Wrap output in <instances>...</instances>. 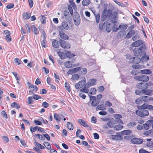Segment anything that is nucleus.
<instances>
[{
  "instance_id": "nucleus-1",
  "label": "nucleus",
  "mask_w": 153,
  "mask_h": 153,
  "mask_svg": "<svg viewBox=\"0 0 153 153\" xmlns=\"http://www.w3.org/2000/svg\"><path fill=\"white\" fill-rule=\"evenodd\" d=\"M146 50V46L145 45H142L139 48H135L133 50V52L135 56H138V55Z\"/></svg>"
},
{
  "instance_id": "nucleus-2",
  "label": "nucleus",
  "mask_w": 153,
  "mask_h": 153,
  "mask_svg": "<svg viewBox=\"0 0 153 153\" xmlns=\"http://www.w3.org/2000/svg\"><path fill=\"white\" fill-rule=\"evenodd\" d=\"M110 25V24L108 23V22L105 21L103 25L100 24V28L101 30L105 29L107 32H109L111 30Z\"/></svg>"
},
{
  "instance_id": "nucleus-3",
  "label": "nucleus",
  "mask_w": 153,
  "mask_h": 153,
  "mask_svg": "<svg viewBox=\"0 0 153 153\" xmlns=\"http://www.w3.org/2000/svg\"><path fill=\"white\" fill-rule=\"evenodd\" d=\"M74 22L75 25L78 26L80 23V18L79 13L77 12L74 13V16L73 18Z\"/></svg>"
},
{
  "instance_id": "nucleus-4",
  "label": "nucleus",
  "mask_w": 153,
  "mask_h": 153,
  "mask_svg": "<svg viewBox=\"0 0 153 153\" xmlns=\"http://www.w3.org/2000/svg\"><path fill=\"white\" fill-rule=\"evenodd\" d=\"M137 59V61H136V62L139 63L141 61H142L143 62L144 61H147L149 60V57L148 55H145L141 57V59H140V58H138L136 57H133V58H131V59Z\"/></svg>"
},
{
  "instance_id": "nucleus-5",
  "label": "nucleus",
  "mask_w": 153,
  "mask_h": 153,
  "mask_svg": "<svg viewBox=\"0 0 153 153\" xmlns=\"http://www.w3.org/2000/svg\"><path fill=\"white\" fill-rule=\"evenodd\" d=\"M85 78H84V79L79 81L78 83L76 84L75 87L77 89H79L82 88L86 84Z\"/></svg>"
},
{
  "instance_id": "nucleus-6",
  "label": "nucleus",
  "mask_w": 153,
  "mask_h": 153,
  "mask_svg": "<svg viewBox=\"0 0 153 153\" xmlns=\"http://www.w3.org/2000/svg\"><path fill=\"white\" fill-rule=\"evenodd\" d=\"M90 97V101H91V104L93 106H96L99 104V102L95 97L91 96Z\"/></svg>"
},
{
  "instance_id": "nucleus-7",
  "label": "nucleus",
  "mask_w": 153,
  "mask_h": 153,
  "mask_svg": "<svg viewBox=\"0 0 153 153\" xmlns=\"http://www.w3.org/2000/svg\"><path fill=\"white\" fill-rule=\"evenodd\" d=\"M61 46L64 49H69L70 48V45L69 44L63 40L60 39L59 40Z\"/></svg>"
},
{
  "instance_id": "nucleus-8",
  "label": "nucleus",
  "mask_w": 153,
  "mask_h": 153,
  "mask_svg": "<svg viewBox=\"0 0 153 153\" xmlns=\"http://www.w3.org/2000/svg\"><path fill=\"white\" fill-rule=\"evenodd\" d=\"M97 82V80L95 79H89L88 82L86 84V87L89 88L90 87L95 85Z\"/></svg>"
},
{
  "instance_id": "nucleus-9",
  "label": "nucleus",
  "mask_w": 153,
  "mask_h": 153,
  "mask_svg": "<svg viewBox=\"0 0 153 153\" xmlns=\"http://www.w3.org/2000/svg\"><path fill=\"white\" fill-rule=\"evenodd\" d=\"M142 139L139 138H133L131 140L132 143L136 144H139L142 143L143 142Z\"/></svg>"
},
{
  "instance_id": "nucleus-10",
  "label": "nucleus",
  "mask_w": 153,
  "mask_h": 153,
  "mask_svg": "<svg viewBox=\"0 0 153 153\" xmlns=\"http://www.w3.org/2000/svg\"><path fill=\"white\" fill-rule=\"evenodd\" d=\"M137 86L139 89H143L145 87L147 88L148 87V84L146 83H139L137 84Z\"/></svg>"
},
{
  "instance_id": "nucleus-11",
  "label": "nucleus",
  "mask_w": 153,
  "mask_h": 153,
  "mask_svg": "<svg viewBox=\"0 0 153 153\" xmlns=\"http://www.w3.org/2000/svg\"><path fill=\"white\" fill-rule=\"evenodd\" d=\"M110 138L114 140H122V137L119 135H112L110 136Z\"/></svg>"
},
{
  "instance_id": "nucleus-12",
  "label": "nucleus",
  "mask_w": 153,
  "mask_h": 153,
  "mask_svg": "<svg viewBox=\"0 0 153 153\" xmlns=\"http://www.w3.org/2000/svg\"><path fill=\"white\" fill-rule=\"evenodd\" d=\"M143 44L142 41L141 40H138L133 42L131 44V45L133 47H137Z\"/></svg>"
},
{
  "instance_id": "nucleus-13",
  "label": "nucleus",
  "mask_w": 153,
  "mask_h": 153,
  "mask_svg": "<svg viewBox=\"0 0 153 153\" xmlns=\"http://www.w3.org/2000/svg\"><path fill=\"white\" fill-rule=\"evenodd\" d=\"M146 88L145 87L141 90V92L143 94H144L146 95H149L152 93V91L149 89H146Z\"/></svg>"
},
{
  "instance_id": "nucleus-14",
  "label": "nucleus",
  "mask_w": 153,
  "mask_h": 153,
  "mask_svg": "<svg viewBox=\"0 0 153 153\" xmlns=\"http://www.w3.org/2000/svg\"><path fill=\"white\" fill-rule=\"evenodd\" d=\"M59 35L60 38L65 39H68V36L64 32L62 31H60Z\"/></svg>"
},
{
  "instance_id": "nucleus-15",
  "label": "nucleus",
  "mask_w": 153,
  "mask_h": 153,
  "mask_svg": "<svg viewBox=\"0 0 153 153\" xmlns=\"http://www.w3.org/2000/svg\"><path fill=\"white\" fill-rule=\"evenodd\" d=\"M78 122L82 126L85 127H88V126L85 122L82 119H79L78 120Z\"/></svg>"
},
{
  "instance_id": "nucleus-16",
  "label": "nucleus",
  "mask_w": 153,
  "mask_h": 153,
  "mask_svg": "<svg viewBox=\"0 0 153 153\" xmlns=\"http://www.w3.org/2000/svg\"><path fill=\"white\" fill-rule=\"evenodd\" d=\"M106 109V108L103 105H98L96 108V110L98 111L100 110H105Z\"/></svg>"
},
{
  "instance_id": "nucleus-17",
  "label": "nucleus",
  "mask_w": 153,
  "mask_h": 153,
  "mask_svg": "<svg viewBox=\"0 0 153 153\" xmlns=\"http://www.w3.org/2000/svg\"><path fill=\"white\" fill-rule=\"evenodd\" d=\"M52 45L53 47L56 48H58L59 47V42L58 41L56 40L53 41L52 42Z\"/></svg>"
},
{
  "instance_id": "nucleus-18",
  "label": "nucleus",
  "mask_w": 153,
  "mask_h": 153,
  "mask_svg": "<svg viewBox=\"0 0 153 153\" xmlns=\"http://www.w3.org/2000/svg\"><path fill=\"white\" fill-rule=\"evenodd\" d=\"M65 87L66 90L68 92H70L71 91V86L69 83L66 82L65 84Z\"/></svg>"
},
{
  "instance_id": "nucleus-19",
  "label": "nucleus",
  "mask_w": 153,
  "mask_h": 153,
  "mask_svg": "<svg viewBox=\"0 0 153 153\" xmlns=\"http://www.w3.org/2000/svg\"><path fill=\"white\" fill-rule=\"evenodd\" d=\"M79 77V75L77 74H74L72 76L71 79L73 81H76L78 80Z\"/></svg>"
},
{
  "instance_id": "nucleus-20",
  "label": "nucleus",
  "mask_w": 153,
  "mask_h": 153,
  "mask_svg": "<svg viewBox=\"0 0 153 153\" xmlns=\"http://www.w3.org/2000/svg\"><path fill=\"white\" fill-rule=\"evenodd\" d=\"M140 73L142 74H149L151 73L152 72L149 69H145L141 70Z\"/></svg>"
},
{
  "instance_id": "nucleus-21",
  "label": "nucleus",
  "mask_w": 153,
  "mask_h": 153,
  "mask_svg": "<svg viewBox=\"0 0 153 153\" xmlns=\"http://www.w3.org/2000/svg\"><path fill=\"white\" fill-rule=\"evenodd\" d=\"M62 26L64 29L66 30H68L69 28V27L67 23L65 21H64L62 22Z\"/></svg>"
},
{
  "instance_id": "nucleus-22",
  "label": "nucleus",
  "mask_w": 153,
  "mask_h": 153,
  "mask_svg": "<svg viewBox=\"0 0 153 153\" xmlns=\"http://www.w3.org/2000/svg\"><path fill=\"white\" fill-rule=\"evenodd\" d=\"M123 128V126L121 125H117L114 126V130L116 131H119Z\"/></svg>"
},
{
  "instance_id": "nucleus-23",
  "label": "nucleus",
  "mask_w": 153,
  "mask_h": 153,
  "mask_svg": "<svg viewBox=\"0 0 153 153\" xmlns=\"http://www.w3.org/2000/svg\"><path fill=\"white\" fill-rule=\"evenodd\" d=\"M65 67L68 68H70L72 67V62L70 61H67L65 63Z\"/></svg>"
},
{
  "instance_id": "nucleus-24",
  "label": "nucleus",
  "mask_w": 153,
  "mask_h": 153,
  "mask_svg": "<svg viewBox=\"0 0 153 153\" xmlns=\"http://www.w3.org/2000/svg\"><path fill=\"white\" fill-rule=\"evenodd\" d=\"M149 80V77L146 75H141L142 81L146 82Z\"/></svg>"
},
{
  "instance_id": "nucleus-25",
  "label": "nucleus",
  "mask_w": 153,
  "mask_h": 153,
  "mask_svg": "<svg viewBox=\"0 0 153 153\" xmlns=\"http://www.w3.org/2000/svg\"><path fill=\"white\" fill-rule=\"evenodd\" d=\"M65 55L66 57L68 58H71L75 56V55L73 53H71L69 51H67L65 53Z\"/></svg>"
},
{
  "instance_id": "nucleus-26",
  "label": "nucleus",
  "mask_w": 153,
  "mask_h": 153,
  "mask_svg": "<svg viewBox=\"0 0 153 153\" xmlns=\"http://www.w3.org/2000/svg\"><path fill=\"white\" fill-rule=\"evenodd\" d=\"M131 133V131L129 130H126L121 132L122 135H128Z\"/></svg>"
},
{
  "instance_id": "nucleus-27",
  "label": "nucleus",
  "mask_w": 153,
  "mask_h": 153,
  "mask_svg": "<svg viewBox=\"0 0 153 153\" xmlns=\"http://www.w3.org/2000/svg\"><path fill=\"white\" fill-rule=\"evenodd\" d=\"M87 72V69L85 68H80V70L79 72L80 74L83 75L86 74Z\"/></svg>"
},
{
  "instance_id": "nucleus-28",
  "label": "nucleus",
  "mask_w": 153,
  "mask_h": 153,
  "mask_svg": "<svg viewBox=\"0 0 153 153\" xmlns=\"http://www.w3.org/2000/svg\"><path fill=\"white\" fill-rule=\"evenodd\" d=\"M11 106L13 108L16 107L17 109H19L20 107V105L16 102H13L12 103Z\"/></svg>"
},
{
  "instance_id": "nucleus-29",
  "label": "nucleus",
  "mask_w": 153,
  "mask_h": 153,
  "mask_svg": "<svg viewBox=\"0 0 153 153\" xmlns=\"http://www.w3.org/2000/svg\"><path fill=\"white\" fill-rule=\"evenodd\" d=\"M141 97L142 100L145 102H147L149 100V97L146 96H143Z\"/></svg>"
},
{
  "instance_id": "nucleus-30",
  "label": "nucleus",
  "mask_w": 153,
  "mask_h": 153,
  "mask_svg": "<svg viewBox=\"0 0 153 153\" xmlns=\"http://www.w3.org/2000/svg\"><path fill=\"white\" fill-rule=\"evenodd\" d=\"M67 128L69 130H72L73 129L74 127L73 125L71 123L68 122L67 123Z\"/></svg>"
},
{
  "instance_id": "nucleus-31",
  "label": "nucleus",
  "mask_w": 153,
  "mask_h": 153,
  "mask_svg": "<svg viewBox=\"0 0 153 153\" xmlns=\"http://www.w3.org/2000/svg\"><path fill=\"white\" fill-rule=\"evenodd\" d=\"M88 88L86 87V84L85 85L84 87L83 88L80 89V91L81 92H83L86 93H87L89 92V90L87 89Z\"/></svg>"
},
{
  "instance_id": "nucleus-32",
  "label": "nucleus",
  "mask_w": 153,
  "mask_h": 153,
  "mask_svg": "<svg viewBox=\"0 0 153 153\" xmlns=\"http://www.w3.org/2000/svg\"><path fill=\"white\" fill-rule=\"evenodd\" d=\"M136 123L135 122L132 121L128 124L127 126L128 128H131L134 127Z\"/></svg>"
},
{
  "instance_id": "nucleus-33",
  "label": "nucleus",
  "mask_w": 153,
  "mask_h": 153,
  "mask_svg": "<svg viewBox=\"0 0 153 153\" xmlns=\"http://www.w3.org/2000/svg\"><path fill=\"white\" fill-rule=\"evenodd\" d=\"M127 27L128 26L126 24L120 25L119 26V28L121 30H126Z\"/></svg>"
},
{
  "instance_id": "nucleus-34",
  "label": "nucleus",
  "mask_w": 153,
  "mask_h": 153,
  "mask_svg": "<svg viewBox=\"0 0 153 153\" xmlns=\"http://www.w3.org/2000/svg\"><path fill=\"white\" fill-rule=\"evenodd\" d=\"M30 16V15L27 12L23 14V18L25 19H29Z\"/></svg>"
},
{
  "instance_id": "nucleus-35",
  "label": "nucleus",
  "mask_w": 153,
  "mask_h": 153,
  "mask_svg": "<svg viewBox=\"0 0 153 153\" xmlns=\"http://www.w3.org/2000/svg\"><path fill=\"white\" fill-rule=\"evenodd\" d=\"M147 104L146 103H144L141 106H137V108L138 109H146L147 107Z\"/></svg>"
},
{
  "instance_id": "nucleus-36",
  "label": "nucleus",
  "mask_w": 153,
  "mask_h": 153,
  "mask_svg": "<svg viewBox=\"0 0 153 153\" xmlns=\"http://www.w3.org/2000/svg\"><path fill=\"white\" fill-rule=\"evenodd\" d=\"M43 145L45 147L48 149H50L51 148V146L50 143L48 142H44Z\"/></svg>"
},
{
  "instance_id": "nucleus-37",
  "label": "nucleus",
  "mask_w": 153,
  "mask_h": 153,
  "mask_svg": "<svg viewBox=\"0 0 153 153\" xmlns=\"http://www.w3.org/2000/svg\"><path fill=\"white\" fill-rule=\"evenodd\" d=\"M97 92V90L95 88H91L90 92L89 94L91 95L95 94Z\"/></svg>"
},
{
  "instance_id": "nucleus-38",
  "label": "nucleus",
  "mask_w": 153,
  "mask_h": 153,
  "mask_svg": "<svg viewBox=\"0 0 153 153\" xmlns=\"http://www.w3.org/2000/svg\"><path fill=\"white\" fill-rule=\"evenodd\" d=\"M90 2V0H83L82 4V5L84 6L88 5Z\"/></svg>"
},
{
  "instance_id": "nucleus-39",
  "label": "nucleus",
  "mask_w": 153,
  "mask_h": 153,
  "mask_svg": "<svg viewBox=\"0 0 153 153\" xmlns=\"http://www.w3.org/2000/svg\"><path fill=\"white\" fill-rule=\"evenodd\" d=\"M32 29L35 35H37L38 34V31L37 29L34 25H33L32 26Z\"/></svg>"
},
{
  "instance_id": "nucleus-40",
  "label": "nucleus",
  "mask_w": 153,
  "mask_h": 153,
  "mask_svg": "<svg viewBox=\"0 0 153 153\" xmlns=\"http://www.w3.org/2000/svg\"><path fill=\"white\" fill-rule=\"evenodd\" d=\"M57 53L61 59H63L65 58V55L64 53L60 51L58 52Z\"/></svg>"
},
{
  "instance_id": "nucleus-41",
  "label": "nucleus",
  "mask_w": 153,
  "mask_h": 153,
  "mask_svg": "<svg viewBox=\"0 0 153 153\" xmlns=\"http://www.w3.org/2000/svg\"><path fill=\"white\" fill-rule=\"evenodd\" d=\"M54 117L56 121L59 122L60 121V117L58 114L54 113Z\"/></svg>"
},
{
  "instance_id": "nucleus-42",
  "label": "nucleus",
  "mask_w": 153,
  "mask_h": 153,
  "mask_svg": "<svg viewBox=\"0 0 153 153\" xmlns=\"http://www.w3.org/2000/svg\"><path fill=\"white\" fill-rule=\"evenodd\" d=\"M142 115H143V117L144 116H148L149 115V111L146 110H144L142 111Z\"/></svg>"
},
{
  "instance_id": "nucleus-43",
  "label": "nucleus",
  "mask_w": 153,
  "mask_h": 153,
  "mask_svg": "<svg viewBox=\"0 0 153 153\" xmlns=\"http://www.w3.org/2000/svg\"><path fill=\"white\" fill-rule=\"evenodd\" d=\"M95 16L96 19V22L97 23H98L100 20V14L99 13H98L97 15L95 14Z\"/></svg>"
},
{
  "instance_id": "nucleus-44",
  "label": "nucleus",
  "mask_w": 153,
  "mask_h": 153,
  "mask_svg": "<svg viewBox=\"0 0 153 153\" xmlns=\"http://www.w3.org/2000/svg\"><path fill=\"white\" fill-rule=\"evenodd\" d=\"M35 143L36 146L39 147L41 149H45L44 146L39 143L37 142H35Z\"/></svg>"
},
{
  "instance_id": "nucleus-45",
  "label": "nucleus",
  "mask_w": 153,
  "mask_h": 153,
  "mask_svg": "<svg viewBox=\"0 0 153 153\" xmlns=\"http://www.w3.org/2000/svg\"><path fill=\"white\" fill-rule=\"evenodd\" d=\"M36 136L38 137V138L40 140H45V137L44 136L43 137V136L40 135L39 134H36L35 135Z\"/></svg>"
},
{
  "instance_id": "nucleus-46",
  "label": "nucleus",
  "mask_w": 153,
  "mask_h": 153,
  "mask_svg": "<svg viewBox=\"0 0 153 153\" xmlns=\"http://www.w3.org/2000/svg\"><path fill=\"white\" fill-rule=\"evenodd\" d=\"M107 15L105 13H103L101 17V20L102 21H104L107 18Z\"/></svg>"
},
{
  "instance_id": "nucleus-47",
  "label": "nucleus",
  "mask_w": 153,
  "mask_h": 153,
  "mask_svg": "<svg viewBox=\"0 0 153 153\" xmlns=\"http://www.w3.org/2000/svg\"><path fill=\"white\" fill-rule=\"evenodd\" d=\"M14 61L15 63L17 65H19L21 64V61L18 58H15Z\"/></svg>"
},
{
  "instance_id": "nucleus-48",
  "label": "nucleus",
  "mask_w": 153,
  "mask_h": 153,
  "mask_svg": "<svg viewBox=\"0 0 153 153\" xmlns=\"http://www.w3.org/2000/svg\"><path fill=\"white\" fill-rule=\"evenodd\" d=\"M33 97H28L27 98V100L28 103L29 104H31L33 102Z\"/></svg>"
},
{
  "instance_id": "nucleus-49",
  "label": "nucleus",
  "mask_w": 153,
  "mask_h": 153,
  "mask_svg": "<svg viewBox=\"0 0 153 153\" xmlns=\"http://www.w3.org/2000/svg\"><path fill=\"white\" fill-rule=\"evenodd\" d=\"M68 8L71 15H72L73 14V11L72 7L70 5H68Z\"/></svg>"
},
{
  "instance_id": "nucleus-50",
  "label": "nucleus",
  "mask_w": 153,
  "mask_h": 153,
  "mask_svg": "<svg viewBox=\"0 0 153 153\" xmlns=\"http://www.w3.org/2000/svg\"><path fill=\"white\" fill-rule=\"evenodd\" d=\"M104 90V88L103 86H100L98 87L97 91L99 92H102Z\"/></svg>"
},
{
  "instance_id": "nucleus-51",
  "label": "nucleus",
  "mask_w": 153,
  "mask_h": 153,
  "mask_svg": "<svg viewBox=\"0 0 153 153\" xmlns=\"http://www.w3.org/2000/svg\"><path fill=\"white\" fill-rule=\"evenodd\" d=\"M33 98L36 100H38L39 99H41L42 97L40 96L36 95L34 94L32 96Z\"/></svg>"
},
{
  "instance_id": "nucleus-52",
  "label": "nucleus",
  "mask_w": 153,
  "mask_h": 153,
  "mask_svg": "<svg viewBox=\"0 0 153 153\" xmlns=\"http://www.w3.org/2000/svg\"><path fill=\"white\" fill-rule=\"evenodd\" d=\"M2 137L3 140L5 143H7L8 142L9 139L6 136H3Z\"/></svg>"
},
{
  "instance_id": "nucleus-53",
  "label": "nucleus",
  "mask_w": 153,
  "mask_h": 153,
  "mask_svg": "<svg viewBox=\"0 0 153 153\" xmlns=\"http://www.w3.org/2000/svg\"><path fill=\"white\" fill-rule=\"evenodd\" d=\"M46 18L44 16H42V17L40 19V21L42 23V24H44L46 22Z\"/></svg>"
},
{
  "instance_id": "nucleus-54",
  "label": "nucleus",
  "mask_w": 153,
  "mask_h": 153,
  "mask_svg": "<svg viewBox=\"0 0 153 153\" xmlns=\"http://www.w3.org/2000/svg\"><path fill=\"white\" fill-rule=\"evenodd\" d=\"M25 27L27 30V33H29L30 32V29L29 25L28 24H26L25 25Z\"/></svg>"
},
{
  "instance_id": "nucleus-55",
  "label": "nucleus",
  "mask_w": 153,
  "mask_h": 153,
  "mask_svg": "<svg viewBox=\"0 0 153 153\" xmlns=\"http://www.w3.org/2000/svg\"><path fill=\"white\" fill-rule=\"evenodd\" d=\"M74 73V72L73 68L69 69L67 72L68 75L72 74Z\"/></svg>"
},
{
  "instance_id": "nucleus-56",
  "label": "nucleus",
  "mask_w": 153,
  "mask_h": 153,
  "mask_svg": "<svg viewBox=\"0 0 153 153\" xmlns=\"http://www.w3.org/2000/svg\"><path fill=\"white\" fill-rule=\"evenodd\" d=\"M136 113L137 115L141 117H143V115H142V112L139 111L137 110L136 111Z\"/></svg>"
},
{
  "instance_id": "nucleus-57",
  "label": "nucleus",
  "mask_w": 153,
  "mask_h": 153,
  "mask_svg": "<svg viewBox=\"0 0 153 153\" xmlns=\"http://www.w3.org/2000/svg\"><path fill=\"white\" fill-rule=\"evenodd\" d=\"M42 105L45 108H47L49 106V104L46 102H44L42 103Z\"/></svg>"
},
{
  "instance_id": "nucleus-58",
  "label": "nucleus",
  "mask_w": 153,
  "mask_h": 153,
  "mask_svg": "<svg viewBox=\"0 0 153 153\" xmlns=\"http://www.w3.org/2000/svg\"><path fill=\"white\" fill-rule=\"evenodd\" d=\"M46 41L45 40V39H43V41L42 42L41 45L44 48L46 47Z\"/></svg>"
},
{
  "instance_id": "nucleus-59",
  "label": "nucleus",
  "mask_w": 153,
  "mask_h": 153,
  "mask_svg": "<svg viewBox=\"0 0 153 153\" xmlns=\"http://www.w3.org/2000/svg\"><path fill=\"white\" fill-rule=\"evenodd\" d=\"M14 6L13 4L12 3L10 4L7 5L6 6V8L7 9H11L13 8Z\"/></svg>"
},
{
  "instance_id": "nucleus-60",
  "label": "nucleus",
  "mask_w": 153,
  "mask_h": 153,
  "mask_svg": "<svg viewBox=\"0 0 153 153\" xmlns=\"http://www.w3.org/2000/svg\"><path fill=\"white\" fill-rule=\"evenodd\" d=\"M115 119H120L122 117L121 115L119 114H115L114 115Z\"/></svg>"
},
{
  "instance_id": "nucleus-61",
  "label": "nucleus",
  "mask_w": 153,
  "mask_h": 153,
  "mask_svg": "<svg viewBox=\"0 0 153 153\" xmlns=\"http://www.w3.org/2000/svg\"><path fill=\"white\" fill-rule=\"evenodd\" d=\"M12 74H13L17 80H19L20 79V77L17 76V74L15 72H13Z\"/></svg>"
},
{
  "instance_id": "nucleus-62",
  "label": "nucleus",
  "mask_w": 153,
  "mask_h": 153,
  "mask_svg": "<svg viewBox=\"0 0 153 153\" xmlns=\"http://www.w3.org/2000/svg\"><path fill=\"white\" fill-rule=\"evenodd\" d=\"M5 39L6 40L7 42H10L11 41V39L10 36L6 35L5 36Z\"/></svg>"
},
{
  "instance_id": "nucleus-63",
  "label": "nucleus",
  "mask_w": 153,
  "mask_h": 153,
  "mask_svg": "<svg viewBox=\"0 0 153 153\" xmlns=\"http://www.w3.org/2000/svg\"><path fill=\"white\" fill-rule=\"evenodd\" d=\"M139 153H150L148 151L143 149H141L139 150Z\"/></svg>"
},
{
  "instance_id": "nucleus-64",
  "label": "nucleus",
  "mask_w": 153,
  "mask_h": 153,
  "mask_svg": "<svg viewBox=\"0 0 153 153\" xmlns=\"http://www.w3.org/2000/svg\"><path fill=\"white\" fill-rule=\"evenodd\" d=\"M147 146L149 147H153V143L152 142L148 143H147Z\"/></svg>"
}]
</instances>
